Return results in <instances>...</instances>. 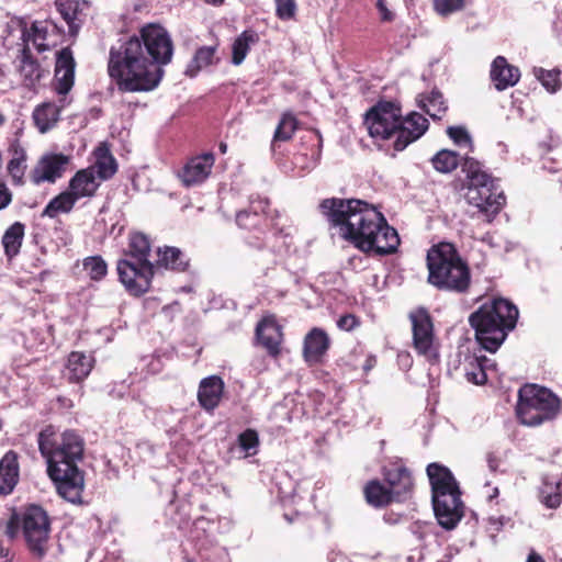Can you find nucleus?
<instances>
[{"label":"nucleus","instance_id":"obj_21","mask_svg":"<svg viewBox=\"0 0 562 562\" xmlns=\"http://www.w3.org/2000/svg\"><path fill=\"white\" fill-rule=\"evenodd\" d=\"M8 153L10 159L7 164L8 175L11 177L14 186H23L25 183V172L27 169V151L19 139L11 140Z\"/></svg>","mask_w":562,"mask_h":562},{"label":"nucleus","instance_id":"obj_9","mask_svg":"<svg viewBox=\"0 0 562 562\" xmlns=\"http://www.w3.org/2000/svg\"><path fill=\"white\" fill-rule=\"evenodd\" d=\"M461 166L468 179L467 202L476 207L477 213L491 223L506 202L498 181L482 170L481 164L473 158H464Z\"/></svg>","mask_w":562,"mask_h":562},{"label":"nucleus","instance_id":"obj_27","mask_svg":"<svg viewBox=\"0 0 562 562\" xmlns=\"http://www.w3.org/2000/svg\"><path fill=\"white\" fill-rule=\"evenodd\" d=\"M101 181L92 173V169H81L69 181L68 190L78 200L95 194Z\"/></svg>","mask_w":562,"mask_h":562},{"label":"nucleus","instance_id":"obj_48","mask_svg":"<svg viewBox=\"0 0 562 562\" xmlns=\"http://www.w3.org/2000/svg\"><path fill=\"white\" fill-rule=\"evenodd\" d=\"M376 9L380 13V19L382 22H391L394 20V13L389 10L386 0H376Z\"/></svg>","mask_w":562,"mask_h":562},{"label":"nucleus","instance_id":"obj_16","mask_svg":"<svg viewBox=\"0 0 562 562\" xmlns=\"http://www.w3.org/2000/svg\"><path fill=\"white\" fill-rule=\"evenodd\" d=\"M214 155L204 153L191 158L179 172L183 186L192 187L207 179L214 165Z\"/></svg>","mask_w":562,"mask_h":562},{"label":"nucleus","instance_id":"obj_57","mask_svg":"<svg viewBox=\"0 0 562 562\" xmlns=\"http://www.w3.org/2000/svg\"><path fill=\"white\" fill-rule=\"evenodd\" d=\"M0 555L1 557H7L8 555V550H5L3 548H0Z\"/></svg>","mask_w":562,"mask_h":562},{"label":"nucleus","instance_id":"obj_51","mask_svg":"<svg viewBox=\"0 0 562 562\" xmlns=\"http://www.w3.org/2000/svg\"><path fill=\"white\" fill-rule=\"evenodd\" d=\"M526 562H546V561L539 553H537L535 550H531L530 553L528 554Z\"/></svg>","mask_w":562,"mask_h":562},{"label":"nucleus","instance_id":"obj_19","mask_svg":"<svg viewBox=\"0 0 562 562\" xmlns=\"http://www.w3.org/2000/svg\"><path fill=\"white\" fill-rule=\"evenodd\" d=\"M57 34L58 27L53 21H34L29 30H23L22 40L25 43V46L32 42L35 48L42 53L49 49V40L52 36Z\"/></svg>","mask_w":562,"mask_h":562},{"label":"nucleus","instance_id":"obj_22","mask_svg":"<svg viewBox=\"0 0 562 562\" xmlns=\"http://www.w3.org/2000/svg\"><path fill=\"white\" fill-rule=\"evenodd\" d=\"M256 337L259 344L267 349L269 355L273 357L279 355L282 333L276 319L272 317L263 318L257 325Z\"/></svg>","mask_w":562,"mask_h":562},{"label":"nucleus","instance_id":"obj_11","mask_svg":"<svg viewBox=\"0 0 562 562\" xmlns=\"http://www.w3.org/2000/svg\"><path fill=\"white\" fill-rule=\"evenodd\" d=\"M560 408V398L546 387L526 384L518 392L516 414L526 426H539L552 420L558 416Z\"/></svg>","mask_w":562,"mask_h":562},{"label":"nucleus","instance_id":"obj_56","mask_svg":"<svg viewBox=\"0 0 562 562\" xmlns=\"http://www.w3.org/2000/svg\"><path fill=\"white\" fill-rule=\"evenodd\" d=\"M483 241H485V243H487V244L492 245V236H491V235H488V234H487V235H485V236L483 237Z\"/></svg>","mask_w":562,"mask_h":562},{"label":"nucleus","instance_id":"obj_10","mask_svg":"<svg viewBox=\"0 0 562 562\" xmlns=\"http://www.w3.org/2000/svg\"><path fill=\"white\" fill-rule=\"evenodd\" d=\"M75 68L76 61L69 47L57 52L54 90L61 98L59 105L54 102H43L33 110L32 119L40 133L45 134L50 131L59 121L61 110L69 103L66 95L75 83Z\"/></svg>","mask_w":562,"mask_h":562},{"label":"nucleus","instance_id":"obj_46","mask_svg":"<svg viewBox=\"0 0 562 562\" xmlns=\"http://www.w3.org/2000/svg\"><path fill=\"white\" fill-rule=\"evenodd\" d=\"M276 14L280 20L288 21L295 16L296 2L295 0H274Z\"/></svg>","mask_w":562,"mask_h":562},{"label":"nucleus","instance_id":"obj_40","mask_svg":"<svg viewBox=\"0 0 562 562\" xmlns=\"http://www.w3.org/2000/svg\"><path fill=\"white\" fill-rule=\"evenodd\" d=\"M83 270L91 280L100 281L108 273V265L101 256H90L82 261Z\"/></svg>","mask_w":562,"mask_h":562},{"label":"nucleus","instance_id":"obj_60","mask_svg":"<svg viewBox=\"0 0 562 562\" xmlns=\"http://www.w3.org/2000/svg\"><path fill=\"white\" fill-rule=\"evenodd\" d=\"M4 116L0 113V126L4 123Z\"/></svg>","mask_w":562,"mask_h":562},{"label":"nucleus","instance_id":"obj_28","mask_svg":"<svg viewBox=\"0 0 562 562\" xmlns=\"http://www.w3.org/2000/svg\"><path fill=\"white\" fill-rule=\"evenodd\" d=\"M94 164L88 167L102 182L111 179L117 171V162L106 144H100L94 149Z\"/></svg>","mask_w":562,"mask_h":562},{"label":"nucleus","instance_id":"obj_34","mask_svg":"<svg viewBox=\"0 0 562 562\" xmlns=\"http://www.w3.org/2000/svg\"><path fill=\"white\" fill-rule=\"evenodd\" d=\"M364 494L367 502L375 507H382L387 505L392 501H395L391 495L389 488L376 480L370 481L367 484L364 488Z\"/></svg>","mask_w":562,"mask_h":562},{"label":"nucleus","instance_id":"obj_61","mask_svg":"<svg viewBox=\"0 0 562 562\" xmlns=\"http://www.w3.org/2000/svg\"><path fill=\"white\" fill-rule=\"evenodd\" d=\"M184 562H195L193 559L189 558V557H186L184 558Z\"/></svg>","mask_w":562,"mask_h":562},{"label":"nucleus","instance_id":"obj_36","mask_svg":"<svg viewBox=\"0 0 562 562\" xmlns=\"http://www.w3.org/2000/svg\"><path fill=\"white\" fill-rule=\"evenodd\" d=\"M539 501L546 507L555 509L561 504V483L560 482H548L547 480L542 481L541 486L539 487Z\"/></svg>","mask_w":562,"mask_h":562},{"label":"nucleus","instance_id":"obj_2","mask_svg":"<svg viewBox=\"0 0 562 562\" xmlns=\"http://www.w3.org/2000/svg\"><path fill=\"white\" fill-rule=\"evenodd\" d=\"M321 213L338 234L364 252L384 256L394 254L400 245L395 228L387 224L381 212L358 199H324Z\"/></svg>","mask_w":562,"mask_h":562},{"label":"nucleus","instance_id":"obj_32","mask_svg":"<svg viewBox=\"0 0 562 562\" xmlns=\"http://www.w3.org/2000/svg\"><path fill=\"white\" fill-rule=\"evenodd\" d=\"M76 202L77 199L72 193L69 190H66L48 202L42 212V216L55 218L61 213H69L74 209Z\"/></svg>","mask_w":562,"mask_h":562},{"label":"nucleus","instance_id":"obj_26","mask_svg":"<svg viewBox=\"0 0 562 562\" xmlns=\"http://www.w3.org/2000/svg\"><path fill=\"white\" fill-rule=\"evenodd\" d=\"M18 454L10 450L0 460V495H9L19 482Z\"/></svg>","mask_w":562,"mask_h":562},{"label":"nucleus","instance_id":"obj_15","mask_svg":"<svg viewBox=\"0 0 562 562\" xmlns=\"http://www.w3.org/2000/svg\"><path fill=\"white\" fill-rule=\"evenodd\" d=\"M55 7L68 25V33L76 37L82 27L88 11L90 9L89 0H55Z\"/></svg>","mask_w":562,"mask_h":562},{"label":"nucleus","instance_id":"obj_12","mask_svg":"<svg viewBox=\"0 0 562 562\" xmlns=\"http://www.w3.org/2000/svg\"><path fill=\"white\" fill-rule=\"evenodd\" d=\"M22 532L27 549L36 559H44L49 551L50 521L38 505H30L22 514Z\"/></svg>","mask_w":562,"mask_h":562},{"label":"nucleus","instance_id":"obj_14","mask_svg":"<svg viewBox=\"0 0 562 562\" xmlns=\"http://www.w3.org/2000/svg\"><path fill=\"white\" fill-rule=\"evenodd\" d=\"M69 162V157L64 154H45L30 173L31 181L38 186L43 182L54 183L61 178Z\"/></svg>","mask_w":562,"mask_h":562},{"label":"nucleus","instance_id":"obj_13","mask_svg":"<svg viewBox=\"0 0 562 562\" xmlns=\"http://www.w3.org/2000/svg\"><path fill=\"white\" fill-rule=\"evenodd\" d=\"M413 330V346L418 355L429 361L438 360L435 346L434 324L425 308H418L409 314Z\"/></svg>","mask_w":562,"mask_h":562},{"label":"nucleus","instance_id":"obj_58","mask_svg":"<svg viewBox=\"0 0 562 562\" xmlns=\"http://www.w3.org/2000/svg\"><path fill=\"white\" fill-rule=\"evenodd\" d=\"M335 557H337V553H330V554H328V560L330 562H334L335 561Z\"/></svg>","mask_w":562,"mask_h":562},{"label":"nucleus","instance_id":"obj_45","mask_svg":"<svg viewBox=\"0 0 562 562\" xmlns=\"http://www.w3.org/2000/svg\"><path fill=\"white\" fill-rule=\"evenodd\" d=\"M467 0H434L436 12L442 16L450 15L465 7Z\"/></svg>","mask_w":562,"mask_h":562},{"label":"nucleus","instance_id":"obj_47","mask_svg":"<svg viewBox=\"0 0 562 562\" xmlns=\"http://www.w3.org/2000/svg\"><path fill=\"white\" fill-rule=\"evenodd\" d=\"M359 325L357 317L353 314H346L339 317L337 326L341 330L350 331Z\"/></svg>","mask_w":562,"mask_h":562},{"label":"nucleus","instance_id":"obj_53","mask_svg":"<svg viewBox=\"0 0 562 562\" xmlns=\"http://www.w3.org/2000/svg\"><path fill=\"white\" fill-rule=\"evenodd\" d=\"M209 4L217 5L221 4L224 0H204Z\"/></svg>","mask_w":562,"mask_h":562},{"label":"nucleus","instance_id":"obj_39","mask_svg":"<svg viewBox=\"0 0 562 562\" xmlns=\"http://www.w3.org/2000/svg\"><path fill=\"white\" fill-rule=\"evenodd\" d=\"M490 360L485 357H475L469 362V367L465 369V376L469 382L476 385H482L486 382L487 375L485 372L486 363Z\"/></svg>","mask_w":562,"mask_h":562},{"label":"nucleus","instance_id":"obj_63","mask_svg":"<svg viewBox=\"0 0 562 562\" xmlns=\"http://www.w3.org/2000/svg\"><path fill=\"white\" fill-rule=\"evenodd\" d=\"M284 518L288 519L289 521H291V519L289 518L288 515H284Z\"/></svg>","mask_w":562,"mask_h":562},{"label":"nucleus","instance_id":"obj_4","mask_svg":"<svg viewBox=\"0 0 562 562\" xmlns=\"http://www.w3.org/2000/svg\"><path fill=\"white\" fill-rule=\"evenodd\" d=\"M369 135L376 140L394 139V148L404 150L428 130V120L419 113L402 117L401 109L392 102H379L364 117Z\"/></svg>","mask_w":562,"mask_h":562},{"label":"nucleus","instance_id":"obj_33","mask_svg":"<svg viewBox=\"0 0 562 562\" xmlns=\"http://www.w3.org/2000/svg\"><path fill=\"white\" fill-rule=\"evenodd\" d=\"M24 228L22 223L15 222L4 232L2 245L9 258H13L19 254L24 237Z\"/></svg>","mask_w":562,"mask_h":562},{"label":"nucleus","instance_id":"obj_23","mask_svg":"<svg viewBox=\"0 0 562 562\" xmlns=\"http://www.w3.org/2000/svg\"><path fill=\"white\" fill-rule=\"evenodd\" d=\"M224 392V382L217 375H211L201 380L198 391L200 405L207 412L214 411L221 402Z\"/></svg>","mask_w":562,"mask_h":562},{"label":"nucleus","instance_id":"obj_44","mask_svg":"<svg viewBox=\"0 0 562 562\" xmlns=\"http://www.w3.org/2000/svg\"><path fill=\"white\" fill-rule=\"evenodd\" d=\"M448 136L453 140L456 145L459 147H468L470 150L473 148L472 138L463 126H449L447 128Z\"/></svg>","mask_w":562,"mask_h":562},{"label":"nucleus","instance_id":"obj_54","mask_svg":"<svg viewBox=\"0 0 562 562\" xmlns=\"http://www.w3.org/2000/svg\"><path fill=\"white\" fill-rule=\"evenodd\" d=\"M220 150L222 154H225L227 151V144L226 143H221L220 144Z\"/></svg>","mask_w":562,"mask_h":562},{"label":"nucleus","instance_id":"obj_8","mask_svg":"<svg viewBox=\"0 0 562 562\" xmlns=\"http://www.w3.org/2000/svg\"><path fill=\"white\" fill-rule=\"evenodd\" d=\"M431 485L432 506L438 524L447 530L456 528L463 517L459 485L451 471L438 463L427 467Z\"/></svg>","mask_w":562,"mask_h":562},{"label":"nucleus","instance_id":"obj_38","mask_svg":"<svg viewBox=\"0 0 562 562\" xmlns=\"http://www.w3.org/2000/svg\"><path fill=\"white\" fill-rule=\"evenodd\" d=\"M434 168L442 173L453 171L459 165V155L456 151L442 149L431 159Z\"/></svg>","mask_w":562,"mask_h":562},{"label":"nucleus","instance_id":"obj_17","mask_svg":"<svg viewBox=\"0 0 562 562\" xmlns=\"http://www.w3.org/2000/svg\"><path fill=\"white\" fill-rule=\"evenodd\" d=\"M16 63L22 83L29 89H34L48 75V70L43 68L32 56L29 46H24L21 49L20 55L16 57Z\"/></svg>","mask_w":562,"mask_h":562},{"label":"nucleus","instance_id":"obj_20","mask_svg":"<svg viewBox=\"0 0 562 562\" xmlns=\"http://www.w3.org/2000/svg\"><path fill=\"white\" fill-rule=\"evenodd\" d=\"M330 346L328 335L322 328L314 327L304 338L303 357L310 364H317L322 361Z\"/></svg>","mask_w":562,"mask_h":562},{"label":"nucleus","instance_id":"obj_29","mask_svg":"<svg viewBox=\"0 0 562 562\" xmlns=\"http://www.w3.org/2000/svg\"><path fill=\"white\" fill-rule=\"evenodd\" d=\"M419 106L434 120H440L448 110L447 102L437 88L418 97Z\"/></svg>","mask_w":562,"mask_h":562},{"label":"nucleus","instance_id":"obj_55","mask_svg":"<svg viewBox=\"0 0 562 562\" xmlns=\"http://www.w3.org/2000/svg\"><path fill=\"white\" fill-rule=\"evenodd\" d=\"M498 495V488L497 487H494L493 488V493L491 495H488V498L490 499H493L494 497H496Z\"/></svg>","mask_w":562,"mask_h":562},{"label":"nucleus","instance_id":"obj_5","mask_svg":"<svg viewBox=\"0 0 562 562\" xmlns=\"http://www.w3.org/2000/svg\"><path fill=\"white\" fill-rule=\"evenodd\" d=\"M518 308L506 299L497 297L484 302L469 316L475 338L483 349L495 352L516 326Z\"/></svg>","mask_w":562,"mask_h":562},{"label":"nucleus","instance_id":"obj_43","mask_svg":"<svg viewBox=\"0 0 562 562\" xmlns=\"http://www.w3.org/2000/svg\"><path fill=\"white\" fill-rule=\"evenodd\" d=\"M238 445L248 456L257 453L259 445L258 434L252 429H247L238 436Z\"/></svg>","mask_w":562,"mask_h":562},{"label":"nucleus","instance_id":"obj_25","mask_svg":"<svg viewBox=\"0 0 562 562\" xmlns=\"http://www.w3.org/2000/svg\"><path fill=\"white\" fill-rule=\"evenodd\" d=\"M269 202L266 199L251 201L250 210H244L236 214V223L240 228L258 231L263 233L262 225L266 224V209Z\"/></svg>","mask_w":562,"mask_h":562},{"label":"nucleus","instance_id":"obj_3","mask_svg":"<svg viewBox=\"0 0 562 562\" xmlns=\"http://www.w3.org/2000/svg\"><path fill=\"white\" fill-rule=\"evenodd\" d=\"M37 442L47 463V474L58 494L69 503L80 504L85 476L78 462L83 457V439L74 430L58 432L53 426H47L38 434Z\"/></svg>","mask_w":562,"mask_h":562},{"label":"nucleus","instance_id":"obj_52","mask_svg":"<svg viewBox=\"0 0 562 562\" xmlns=\"http://www.w3.org/2000/svg\"><path fill=\"white\" fill-rule=\"evenodd\" d=\"M487 464L491 471H496L498 468V461L493 454H488Z\"/></svg>","mask_w":562,"mask_h":562},{"label":"nucleus","instance_id":"obj_31","mask_svg":"<svg viewBox=\"0 0 562 562\" xmlns=\"http://www.w3.org/2000/svg\"><path fill=\"white\" fill-rule=\"evenodd\" d=\"M93 359L83 352L74 351L68 357L69 379L76 382L86 379L92 370Z\"/></svg>","mask_w":562,"mask_h":562},{"label":"nucleus","instance_id":"obj_42","mask_svg":"<svg viewBox=\"0 0 562 562\" xmlns=\"http://www.w3.org/2000/svg\"><path fill=\"white\" fill-rule=\"evenodd\" d=\"M215 56V47L203 46L199 48L192 59L190 68L194 67V74L200 69L211 65ZM190 71L192 69H189Z\"/></svg>","mask_w":562,"mask_h":562},{"label":"nucleus","instance_id":"obj_50","mask_svg":"<svg viewBox=\"0 0 562 562\" xmlns=\"http://www.w3.org/2000/svg\"><path fill=\"white\" fill-rule=\"evenodd\" d=\"M431 527L430 524H418L415 522L412 525L411 530L417 537V539L423 540L427 535V530Z\"/></svg>","mask_w":562,"mask_h":562},{"label":"nucleus","instance_id":"obj_59","mask_svg":"<svg viewBox=\"0 0 562 562\" xmlns=\"http://www.w3.org/2000/svg\"><path fill=\"white\" fill-rule=\"evenodd\" d=\"M335 557H337V553H330V554H328V560L330 562H334L335 561Z\"/></svg>","mask_w":562,"mask_h":562},{"label":"nucleus","instance_id":"obj_62","mask_svg":"<svg viewBox=\"0 0 562 562\" xmlns=\"http://www.w3.org/2000/svg\"><path fill=\"white\" fill-rule=\"evenodd\" d=\"M371 367H372V364H371V363H368V364H366V366H364V370H370V369H371Z\"/></svg>","mask_w":562,"mask_h":562},{"label":"nucleus","instance_id":"obj_1","mask_svg":"<svg viewBox=\"0 0 562 562\" xmlns=\"http://www.w3.org/2000/svg\"><path fill=\"white\" fill-rule=\"evenodd\" d=\"M173 55L168 31L155 23L144 25L139 36H132L110 49L108 70L124 92L151 91L164 76L162 67Z\"/></svg>","mask_w":562,"mask_h":562},{"label":"nucleus","instance_id":"obj_37","mask_svg":"<svg viewBox=\"0 0 562 562\" xmlns=\"http://www.w3.org/2000/svg\"><path fill=\"white\" fill-rule=\"evenodd\" d=\"M533 75L550 93H555L562 87L560 78L561 72L559 69L547 70L541 67H536L533 68Z\"/></svg>","mask_w":562,"mask_h":562},{"label":"nucleus","instance_id":"obj_18","mask_svg":"<svg viewBox=\"0 0 562 562\" xmlns=\"http://www.w3.org/2000/svg\"><path fill=\"white\" fill-rule=\"evenodd\" d=\"M384 480L393 498L397 502L407 499L413 491V477L404 467L385 469Z\"/></svg>","mask_w":562,"mask_h":562},{"label":"nucleus","instance_id":"obj_35","mask_svg":"<svg viewBox=\"0 0 562 562\" xmlns=\"http://www.w3.org/2000/svg\"><path fill=\"white\" fill-rule=\"evenodd\" d=\"M258 41V35L254 31H244L233 43L232 63L240 65L246 58L250 45Z\"/></svg>","mask_w":562,"mask_h":562},{"label":"nucleus","instance_id":"obj_49","mask_svg":"<svg viewBox=\"0 0 562 562\" xmlns=\"http://www.w3.org/2000/svg\"><path fill=\"white\" fill-rule=\"evenodd\" d=\"M12 201V193L4 182H0V211L5 209Z\"/></svg>","mask_w":562,"mask_h":562},{"label":"nucleus","instance_id":"obj_6","mask_svg":"<svg viewBox=\"0 0 562 562\" xmlns=\"http://www.w3.org/2000/svg\"><path fill=\"white\" fill-rule=\"evenodd\" d=\"M427 281L439 291L465 293L471 284V271L456 246L448 241L434 245L427 251Z\"/></svg>","mask_w":562,"mask_h":562},{"label":"nucleus","instance_id":"obj_30","mask_svg":"<svg viewBox=\"0 0 562 562\" xmlns=\"http://www.w3.org/2000/svg\"><path fill=\"white\" fill-rule=\"evenodd\" d=\"M155 268H166L175 271H184L188 267V260L179 248L165 247L158 249V259Z\"/></svg>","mask_w":562,"mask_h":562},{"label":"nucleus","instance_id":"obj_7","mask_svg":"<svg viewBox=\"0 0 562 562\" xmlns=\"http://www.w3.org/2000/svg\"><path fill=\"white\" fill-rule=\"evenodd\" d=\"M150 241L143 233H132L125 258L117 260L116 270L125 290L140 296L150 289L155 265L149 260Z\"/></svg>","mask_w":562,"mask_h":562},{"label":"nucleus","instance_id":"obj_24","mask_svg":"<svg viewBox=\"0 0 562 562\" xmlns=\"http://www.w3.org/2000/svg\"><path fill=\"white\" fill-rule=\"evenodd\" d=\"M519 78V69L509 65L505 57L497 56L493 60L491 66V79L497 90H505L508 87L515 86Z\"/></svg>","mask_w":562,"mask_h":562},{"label":"nucleus","instance_id":"obj_41","mask_svg":"<svg viewBox=\"0 0 562 562\" xmlns=\"http://www.w3.org/2000/svg\"><path fill=\"white\" fill-rule=\"evenodd\" d=\"M296 127H297L296 119L292 114H289V113L283 114L277 128H276V132L273 135V144H276L277 142H286V140L291 139Z\"/></svg>","mask_w":562,"mask_h":562}]
</instances>
